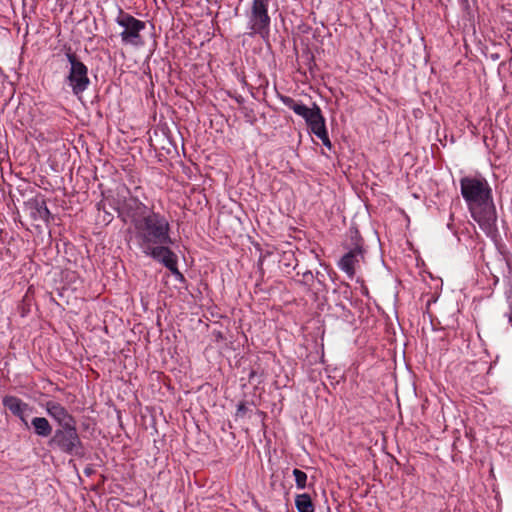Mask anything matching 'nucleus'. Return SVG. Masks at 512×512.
I'll use <instances>...</instances> for the list:
<instances>
[{
  "label": "nucleus",
  "instance_id": "nucleus-1",
  "mask_svg": "<svg viewBox=\"0 0 512 512\" xmlns=\"http://www.w3.org/2000/svg\"><path fill=\"white\" fill-rule=\"evenodd\" d=\"M127 206L135 209L131 217L135 238L142 252L162 263L173 274L182 276L177 268V256L168 247L173 242L167 219L159 213L146 211V207L137 199H131Z\"/></svg>",
  "mask_w": 512,
  "mask_h": 512
},
{
  "label": "nucleus",
  "instance_id": "nucleus-2",
  "mask_svg": "<svg viewBox=\"0 0 512 512\" xmlns=\"http://www.w3.org/2000/svg\"><path fill=\"white\" fill-rule=\"evenodd\" d=\"M282 101L297 115L302 116L306 120L311 131L323 142L325 146H331V142L328 138L325 127V120L321 114L320 108L317 105L314 104L312 108H308L303 104L295 102L290 97H283Z\"/></svg>",
  "mask_w": 512,
  "mask_h": 512
},
{
  "label": "nucleus",
  "instance_id": "nucleus-3",
  "mask_svg": "<svg viewBox=\"0 0 512 512\" xmlns=\"http://www.w3.org/2000/svg\"><path fill=\"white\" fill-rule=\"evenodd\" d=\"M48 445L71 456H82L83 448L75 424L56 429Z\"/></svg>",
  "mask_w": 512,
  "mask_h": 512
},
{
  "label": "nucleus",
  "instance_id": "nucleus-4",
  "mask_svg": "<svg viewBox=\"0 0 512 512\" xmlns=\"http://www.w3.org/2000/svg\"><path fill=\"white\" fill-rule=\"evenodd\" d=\"M460 187L469 208L492 198L491 188L484 178L464 177L460 180Z\"/></svg>",
  "mask_w": 512,
  "mask_h": 512
},
{
  "label": "nucleus",
  "instance_id": "nucleus-5",
  "mask_svg": "<svg viewBox=\"0 0 512 512\" xmlns=\"http://www.w3.org/2000/svg\"><path fill=\"white\" fill-rule=\"evenodd\" d=\"M270 0H253L250 12L248 13L249 34H259L265 37L269 33L270 17L268 5Z\"/></svg>",
  "mask_w": 512,
  "mask_h": 512
},
{
  "label": "nucleus",
  "instance_id": "nucleus-6",
  "mask_svg": "<svg viewBox=\"0 0 512 512\" xmlns=\"http://www.w3.org/2000/svg\"><path fill=\"white\" fill-rule=\"evenodd\" d=\"M67 58L70 63V71L67 76V82L72 88L73 93L75 95H79L87 89L90 83L88 78V70L75 54L67 53Z\"/></svg>",
  "mask_w": 512,
  "mask_h": 512
},
{
  "label": "nucleus",
  "instance_id": "nucleus-7",
  "mask_svg": "<svg viewBox=\"0 0 512 512\" xmlns=\"http://www.w3.org/2000/svg\"><path fill=\"white\" fill-rule=\"evenodd\" d=\"M116 22L123 29L120 36L124 44L136 46L141 43L140 31L145 28L144 22L123 12H121Z\"/></svg>",
  "mask_w": 512,
  "mask_h": 512
},
{
  "label": "nucleus",
  "instance_id": "nucleus-8",
  "mask_svg": "<svg viewBox=\"0 0 512 512\" xmlns=\"http://www.w3.org/2000/svg\"><path fill=\"white\" fill-rule=\"evenodd\" d=\"M469 210L480 227L485 232H490L497 219L492 198L469 208Z\"/></svg>",
  "mask_w": 512,
  "mask_h": 512
},
{
  "label": "nucleus",
  "instance_id": "nucleus-9",
  "mask_svg": "<svg viewBox=\"0 0 512 512\" xmlns=\"http://www.w3.org/2000/svg\"><path fill=\"white\" fill-rule=\"evenodd\" d=\"M47 414L53 418L60 427L75 424L73 416L59 402L49 400L44 404Z\"/></svg>",
  "mask_w": 512,
  "mask_h": 512
},
{
  "label": "nucleus",
  "instance_id": "nucleus-10",
  "mask_svg": "<svg viewBox=\"0 0 512 512\" xmlns=\"http://www.w3.org/2000/svg\"><path fill=\"white\" fill-rule=\"evenodd\" d=\"M3 405L13 415L18 417L23 422L25 427L29 428L27 417L32 411V408L29 406V404L23 402L21 399L15 396H5L3 398Z\"/></svg>",
  "mask_w": 512,
  "mask_h": 512
},
{
  "label": "nucleus",
  "instance_id": "nucleus-11",
  "mask_svg": "<svg viewBox=\"0 0 512 512\" xmlns=\"http://www.w3.org/2000/svg\"><path fill=\"white\" fill-rule=\"evenodd\" d=\"M363 258L362 249L357 246L348 253H346L339 262V267L349 277H353L355 274V265Z\"/></svg>",
  "mask_w": 512,
  "mask_h": 512
},
{
  "label": "nucleus",
  "instance_id": "nucleus-12",
  "mask_svg": "<svg viewBox=\"0 0 512 512\" xmlns=\"http://www.w3.org/2000/svg\"><path fill=\"white\" fill-rule=\"evenodd\" d=\"M31 427L39 437L47 438L52 433V426L45 417H34L31 420Z\"/></svg>",
  "mask_w": 512,
  "mask_h": 512
},
{
  "label": "nucleus",
  "instance_id": "nucleus-13",
  "mask_svg": "<svg viewBox=\"0 0 512 512\" xmlns=\"http://www.w3.org/2000/svg\"><path fill=\"white\" fill-rule=\"evenodd\" d=\"M31 215L35 220H42L43 222H48L51 217V213L47 208L46 202L44 200H36L34 202Z\"/></svg>",
  "mask_w": 512,
  "mask_h": 512
},
{
  "label": "nucleus",
  "instance_id": "nucleus-14",
  "mask_svg": "<svg viewBox=\"0 0 512 512\" xmlns=\"http://www.w3.org/2000/svg\"><path fill=\"white\" fill-rule=\"evenodd\" d=\"M295 505L298 512H314V505L311 497L306 493L296 496Z\"/></svg>",
  "mask_w": 512,
  "mask_h": 512
},
{
  "label": "nucleus",
  "instance_id": "nucleus-15",
  "mask_svg": "<svg viewBox=\"0 0 512 512\" xmlns=\"http://www.w3.org/2000/svg\"><path fill=\"white\" fill-rule=\"evenodd\" d=\"M293 475L295 477L297 488L304 489L306 487V481H307L306 473L299 469H294Z\"/></svg>",
  "mask_w": 512,
  "mask_h": 512
},
{
  "label": "nucleus",
  "instance_id": "nucleus-16",
  "mask_svg": "<svg viewBox=\"0 0 512 512\" xmlns=\"http://www.w3.org/2000/svg\"><path fill=\"white\" fill-rule=\"evenodd\" d=\"M304 276H305V277H310V278H312V277H313V275H312V273H311V272H309V273L305 274Z\"/></svg>",
  "mask_w": 512,
  "mask_h": 512
},
{
  "label": "nucleus",
  "instance_id": "nucleus-17",
  "mask_svg": "<svg viewBox=\"0 0 512 512\" xmlns=\"http://www.w3.org/2000/svg\"><path fill=\"white\" fill-rule=\"evenodd\" d=\"M509 322L511 323L512 325V315L509 317Z\"/></svg>",
  "mask_w": 512,
  "mask_h": 512
}]
</instances>
